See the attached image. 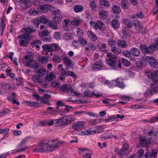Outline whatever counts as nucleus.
Instances as JSON below:
<instances>
[{
  "mask_svg": "<svg viewBox=\"0 0 158 158\" xmlns=\"http://www.w3.org/2000/svg\"><path fill=\"white\" fill-rule=\"evenodd\" d=\"M56 141L55 139H44L38 143L40 148L34 149L33 152H39L43 151H52L57 148L59 145L63 143L60 142H56Z\"/></svg>",
  "mask_w": 158,
  "mask_h": 158,
  "instance_id": "1",
  "label": "nucleus"
},
{
  "mask_svg": "<svg viewBox=\"0 0 158 158\" xmlns=\"http://www.w3.org/2000/svg\"><path fill=\"white\" fill-rule=\"evenodd\" d=\"M47 23L48 25L52 29H58V26L56 23H54L51 21H48L47 19L45 17L42 16L38 17L34 19L32 22V23L36 27H38L40 23L45 24Z\"/></svg>",
  "mask_w": 158,
  "mask_h": 158,
  "instance_id": "2",
  "label": "nucleus"
},
{
  "mask_svg": "<svg viewBox=\"0 0 158 158\" xmlns=\"http://www.w3.org/2000/svg\"><path fill=\"white\" fill-rule=\"evenodd\" d=\"M90 26L95 30L98 29L104 31L105 30V26L104 24L101 21L98 20L96 22L90 21L89 22Z\"/></svg>",
  "mask_w": 158,
  "mask_h": 158,
  "instance_id": "3",
  "label": "nucleus"
},
{
  "mask_svg": "<svg viewBox=\"0 0 158 158\" xmlns=\"http://www.w3.org/2000/svg\"><path fill=\"white\" fill-rule=\"evenodd\" d=\"M60 89L63 92H66L68 94L71 95L78 96L79 95L78 93L73 90L71 86L68 85L66 84H64L61 86Z\"/></svg>",
  "mask_w": 158,
  "mask_h": 158,
  "instance_id": "4",
  "label": "nucleus"
},
{
  "mask_svg": "<svg viewBox=\"0 0 158 158\" xmlns=\"http://www.w3.org/2000/svg\"><path fill=\"white\" fill-rule=\"evenodd\" d=\"M26 66L33 68L35 69H38L39 66L38 65L37 62L32 60L30 56H26L24 57Z\"/></svg>",
  "mask_w": 158,
  "mask_h": 158,
  "instance_id": "5",
  "label": "nucleus"
},
{
  "mask_svg": "<svg viewBox=\"0 0 158 158\" xmlns=\"http://www.w3.org/2000/svg\"><path fill=\"white\" fill-rule=\"evenodd\" d=\"M112 84L113 87L116 86L121 89H123L125 87V85L124 84L123 79L117 78L115 80H112Z\"/></svg>",
  "mask_w": 158,
  "mask_h": 158,
  "instance_id": "6",
  "label": "nucleus"
},
{
  "mask_svg": "<svg viewBox=\"0 0 158 158\" xmlns=\"http://www.w3.org/2000/svg\"><path fill=\"white\" fill-rule=\"evenodd\" d=\"M144 60L145 61L148 63L152 68H156L157 67L158 63L156 61L154 57L147 56L146 57Z\"/></svg>",
  "mask_w": 158,
  "mask_h": 158,
  "instance_id": "7",
  "label": "nucleus"
},
{
  "mask_svg": "<svg viewBox=\"0 0 158 158\" xmlns=\"http://www.w3.org/2000/svg\"><path fill=\"white\" fill-rule=\"evenodd\" d=\"M117 59L115 56H111L107 60V65L110 67L115 69L117 68L116 64L117 63Z\"/></svg>",
  "mask_w": 158,
  "mask_h": 158,
  "instance_id": "8",
  "label": "nucleus"
},
{
  "mask_svg": "<svg viewBox=\"0 0 158 158\" xmlns=\"http://www.w3.org/2000/svg\"><path fill=\"white\" fill-rule=\"evenodd\" d=\"M152 139L151 137L147 138L142 137L139 139V143L142 146H147L151 143Z\"/></svg>",
  "mask_w": 158,
  "mask_h": 158,
  "instance_id": "9",
  "label": "nucleus"
},
{
  "mask_svg": "<svg viewBox=\"0 0 158 158\" xmlns=\"http://www.w3.org/2000/svg\"><path fill=\"white\" fill-rule=\"evenodd\" d=\"M51 7V6L48 4L40 5L37 8V10L40 12L45 13L50 10Z\"/></svg>",
  "mask_w": 158,
  "mask_h": 158,
  "instance_id": "10",
  "label": "nucleus"
},
{
  "mask_svg": "<svg viewBox=\"0 0 158 158\" xmlns=\"http://www.w3.org/2000/svg\"><path fill=\"white\" fill-rule=\"evenodd\" d=\"M85 123L84 121H77L73 123V128L76 130H80L84 127Z\"/></svg>",
  "mask_w": 158,
  "mask_h": 158,
  "instance_id": "11",
  "label": "nucleus"
},
{
  "mask_svg": "<svg viewBox=\"0 0 158 158\" xmlns=\"http://www.w3.org/2000/svg\"><path fill=\"white\" fill-rule=\"evenodd\" d=\"M157 150L156 149H153L152 152H147L144 156V158H155L156 157Z\"/></svg>",
  "mask_w": 158,
  "mask_h": 158,
  "instance_id": "12",
  "label": "nucleus"
},
{
  "mask_svg": "<svg viewBox=\"0 0 158 158\" xmlns=\"http://www.w3.org/2000/svg\"><path fill=\"white\" fill-rule=\"evenodd\" d=\"M104 65L102 62H97L95 63L92 66L93 69L96 71H98L103 69Z\"/></svg>",
  "mask_w": 158,
  "mask_h": 158,
  "instance_id": "13",
  "label": "nucleus"
},
{
  "mask_svg": "<svg viewBox=\"0 0 158 158\" xmlns=\"http://www.w3.org/2000/svg\"><path fill=\"white\" fill-rule=\"evenodd\" d=\"M89 149L87 148H80L78 149L79 152L80 153V155H81V152L84 153V154L82 156L83 158H91V154L88 153H86V151H88Z\"/></svg>",
  "mask_w": 158,
  "mask_h": 158,
  "instance_id": "14",
  "label": "nucleus"
},
{
  "mask_svg": "<svg viewBox=\"0 0 158 158\" xmlns=\"http://www.w3.org/2000/svg\"><path fill=\"white\" fill-rule=\"evenodd\" d=\"M55 15V17L54 18V21L56 23H59L61 21L62 19V16L61 15L60 10H56L54 11Z\"/></svg>",
  "mask_w": 158,
  "mask_h": 158,
  "instance_id": "15",
  "label": "nucleus"
},
{
  "mask_svg": "<svg viewBox=\"0 0 158 158\" xmlns=\"http://www.w3.org/2000/svg\"><path fill=\"white\" fill-rule=\"evenodd\" d=\"M128 148L129 145L127 144H123L122 148L120 149V152H119V154L121 155V157L126 155Z\"/></svg>",
  "mask_w": 158,
  "mask_h": 158,
  "instance_id": "16",
  "label": "nucleus"
},
{
  "mask_svg": "<svg viewBox=\"0 0 158 158\" xmlns=\"http://www.w3.org/2000/svg\"><path fill=\"white\" fill-rule=\"evenodd\" d=\"M86 35L87 37L92 41L95 42L97 40V36L90 30L87 31Z\"/></svg>",
  "mask_w": 158,
  "mask_h": 158,
  "instance_id": "17",
  "label": "nucleus"
},
{
  "mask_svg": "<svg viewBox=\"0 0 158 158\" xmlns=\"http://www.w3.org/2000/svg\"><path fill=\"white\" fill-rule=\"evenodd\" d=\"M17 3L23 9H25L27 8V6L29 3L28 0H18Z\"/></svg>",
  "mask_w": 158,
  "mask_h": 158,
  "instance_id": "18",
  "label": "nucleus"
},
{
  "mask_svg": "<svg viewBox=\"0 0 158 158\" xmlns=\"http://www.w3.org/2000/svg\"><path fill=\"white\" fill-rule=\"evenodd\" d=\"M130 52L131 54L135 56H139L141 52L137 48L132 47L130 49Z\"/></svg>",
  "mask_w": 158,
  "mask_h": 158,
  "instance_id": "19",
  "label": "nucleus"
},
{
  "mask_svg": "<svg viewBox=\"0 0 158 158\" xmlns=\"http://www.w3.org/2000/svg\"><path fill=\"white\" fill-rule=\"evenodd\" d=\"M107 11L104 10H100L99 13V17L100 19L104 20L105 19L108 15Z\"/></svg>",
  "mask_w": 158,
  "mask_h": 158,
  "instance_id": "20",
  "label": "nucleus"
},
{
  "mask_svg": "<svg viewBox=\"0 0 158 158\" xmlns=\"http://www.w3.org/2000/svg\"><path fill=\"white\" fill-rule=\"evenodd\" d=\"M63 60L66 65V69H68L71 66L72 61L67 56L63 57Z\"/></svg>",
  "mask_w": 158,
  "mask_h": 158,
  "instance_id": "21",
  "label": "nucleus"
},
{
  "mask_svg": "<svg viewBox=\"0 0 158 158\" xmlns=\"http://www.w3.org/2000/svg\"><path fill=\"white\" fill-rule=\"evenodd\" d=\"M141 51L142 53L144 54H149V50H148V47L145 44H141L140 46Z\"/></svg>",
  "mask_w": 158,
  "mask_h": 158,
  "instance_id": "22",
  "label": "nucleus"
},
{
  "mask_svg": "<svg viewBox=\"0 0 158 158\" xmlns=\"http://www.w3.org/2000/svg\"><path fill=\"white\" fill-rule=\"evenodd\" d=\"M23 29L24 30L26 33L29 34V36L31 34L35 32L36 31V29L32 26L31 27L24 28Z\"/></svg>",
  "mask_w": 158,
  "mask_h": 158,
  "instance_id": "23",
  "label": "nucleus"
},
{
  "mask_svg": "<svg viewBox=\"0 0 158 158\" xmlns=\"http://www.w3.org/2000/svg\"><path fill=\"white\" fill-rule=\"evenodd\" d=\"M73 10L75 13H81L83 10L84 8L82 5H76L74 6Z\"/></svg>",
  "mask_w": 158,
  "mask_h": 158,
  "instance_id": "24",
  "label": "nucleus"
},
{
  "mask_svg": "<svg viewBox=\"0 0 158 158\" xmlns=\"http://www.w3.org/2000/svg\"><path fill=\"white\" fill-rule=\"evenodd\" d=\"M41 76L37 74H34L32 77L33 81L35 82H41L42 80Z\"/></svg>",
  "mask_w": 158,
  "mask_h": 158,
  "instance_id": "25",
  "label": "nucleus"
},
{
  "mask_svg": "<svg viewBox=\"0 0 158 158\" xmlns=\"http://www.w3.org/2000/svg\"><path fill=\"white\" fill-rule=\"evenodd\" d=\"M61 119L63 123L67 124L69 122H71V117L70 115H66L62 117Z\"/></svg>",
  "mask_w": 158,
  "mask_h": 158,
  "instance_id": "26",
  "label": "nucleus"
},
{
  "mask_svg": "<svg viewBox=\"0 0 158 158\" xmlns=\"http://www.w3.org/2000/svg\"><path fill=\"white\" fill-rule=\"evenodd\" d=\"M42 48L44 51H46L47 53L48 52H53V50L52 47L51 45H44L42 46Z\"/></svg>",
  "mask_w": 158,
  "mask_h": 158,
  "instance_id": "27",
  "label": "nucleus"
},
{
  "mask_svg": "<svg viewBox=\"0 0 158 158\" xmlns=\"http://www.w3.org/2000/svg\"><path fill=\"white\" fill-rule=\"evenodd\" d=\"M154 82V84H152L151 89H150L151 92V94L153 95L156 93L158 92V86H156Z\"/></svg>",
  "mask_w": 158,
  "mask_h": 158,
  "instance_id": "28",
  "label": "nucleus"
},
{
  "mask_svg": "<svg viewBox=\"0 0 158 158\" xmlns=\"http://www.w3.org/2000/svg\"><path fill=\"white\" fill-rule=\"evenodd\" d=\"M113 13L116 14H119L121 12L120 8L117 6L114 5L112 8Z\"/></svg>",
  "mask_w": 158,
  "mask_h": 158,
  "instance_id": "29",
  "label": "nucleus"
},
{
  "mask_svg": "<svg viewBox=\"0 0 158 158\" xmlns=\"http://www.w3.org/2000/svg\"><path fill=\"white\" fill-rule=\"evenodd\" d=\"M117 44L118 46L122 48H125L127 46L126 41L124 40H118L117 41Z\"/></svg>",
  "mask_w": 158,
  "mask_h": 158,
  "instance_id": "30",
  "label": "nucleus"
},
{
  "mask_svg": "<svg viewBox=\"0 0 158 158\" xmlns=\"http://www.w3.org/2000/svg\"><path fill=\"white\" fill-rule=\"evenodd\" d=\"M29 43L28 40L21 39L19 41V44L20 46L26 47Z\"/></svg>",
  "mask_w": 158,
  "mask_h": 158,
  "instance_id": "31",
  "label": "nucleus"
},
{
  "mask_svg": "<svg viewBox=\"0 0 158 158\" xmlns=\"http://www.w3.org/2000/svg\"><path fill=\"white\" fill-rule=\"evenodd\" d=\"M122 21L126 25V27L127 28H131L133 26V23L131 22V21L128 19H123Z\"/></svg>",
  "mask_w": 158,
  "mask_h": 158,
  "instance_id": "32",
  "label": "nucleus"
},
{
  "mask_svg": "<svg viewBox=\"0 0 158 158\" xmlns=\"http://www.w3.org/2000/svg\"><path fill=\"white\" fill-rule=\"evenodd\" d=\"M145 74L148 77L149 79H150L152 80H155L156 82L157 81L156 80H155V78H156V76H155L154 74L150 71H147L145 72Z\"/></svg>",
  "mask_w": 158,
  "mask_h": 158,
  "instance_id": "33",
  "label": "nucleus"
},
{
  "mask_svg": "<svg viewBox=\"0 0 158 158\" xmlns=\"http://www.w3.org/2000/svg\"><path fill=\"white\" fill-rule=\"evenodd\" d=\"M1 86L2 89L6 91H9L10 89V86L8 83H2Z\"/></svg>",
  "mask_w": 158,
  "mask_h": 158,
  "instance_id": "34",
  "label": "nucleus"
},
{
  "mask_svg": "<svg viewBox=\"0 0 158 158\" xmlns=\"http://www.w3.org/2000/svg\"><path fill=\"white\" fill-rule=\"evenodd\" d=\"M98 48L100 51L104 52L105 53H107L108 52V50L106 49V46L105 44H102L98 46Z\"/></svg>",
  "mask_w": 158,
  "mask_h": 158,
  "instance_id": "35",
  "label": "nucleus"
},
{
  "mask_svg": "<svg viewBox=\"0 0 158 158\" xmlns=\"http://www.w3.org/2000/svg\"><path fill=\"white\" fill-rule=\"evenodd\" d=\"M111 24L113 28L114 29H118L119 27L118 22L115 19L111 21Z\"/></svg>",
  "mask_w": 158,
  "mask_h": 158,
  "instance_id": "36",
  "label": "nucleus"
},
{
  "mask_svg": "<svg viewBox=\"0 0 158 158\" xmlns=\"http://www.w3.org/2000/svg\"><path fill=\"white\" fill-rule=\"evenodd\" d=\"M89 7L92 10H95L97 7L95 0H91L89 2Z\"/></svg>",
  "mask_w": 158,
  "mask_h": 158,
  "instance_id": "37",
  "label": "nucleus"
},
{
  "mask_svg": "<svg viewBox=\"0 0 158 158\" xmlns=\"http://www.w3.org/2000/svg\"><path fill=\"white\" fill-rule=\"evenodd\" d=\"M63 59L62 56L58 55H54L52 59V60L56 63H60Z\"/></svg>",
  "mask_w": 158,
  "mask_h": 158,
  "instance_id": "38",
  "label": "nucleus"
},
{
  "mask_svg": "<svg viewBox=\"0 0 158 158\" xmlns=\"http://www.w3.org/2000/svg\"><path fill=\"white\" fill-rule=\"evenodd\" d=\"M78 42L82 46H84L87 44V42L81 36H79L78 38Z\"/></svg>",
  "mask_w": 158,
  "mask_h": 158,
  "instance_id": "39",
  "label": "nucleus"
},
{
  "mask_svg": "<svg viewBox=\"0 0 158 158\" xmlns=\"http://www.w3.org/2000/svg\"><path fill=\"white\" fill-rule=\"evenodd\" d=\"M132 16V17L134 19H136L137 18L141 19L143 17V13L142 11L138 12L137 14H133Z\"/></svg>",
  "mask_w": 158,
  "mask_h": 158,
  "instance_id": "40",
  "label": "nucleus"
},
{
  "mask_svg": "<svg viewBox=\"0 0 158 158\" xmlns=\"http://www.w3.org/2000/svg\"><path fill=\"white\" fill-rule=\"evenodd\" d=\"M100 4L101 6H103L106 7H108L110 6L109 2L106 0H101Z\"/></svg>",
  "mask_w": 158,
  "mask_h": 158,
  "instance_id": "41",
  "label": "nucleus"
},
{
  "mask_svg": "<svg viewBox=\"0 0 158 158\" xmlns=\"http://www.w3.org/2000/svg\"><path fill=\"white\" fill-rule=\"evenodd\" d=\"M36 70L38 73L43 75H44L46 72V70L42 67L40 68H38V69Z\"/></svg>",
  "mask_w": 158,
  "mask_h": 158,
  "instance_id": "42",
  "label": "nucleus"
},
{
  "mask_svg": "<svg viewBox=\"0 0 158 158\" xmlns=\"http://www.w3.org/2000/svg\"><path fill=\"white\" fill-rule=\"evenodd\" d=\"M42 44L41 41L40 40H37L31 42L30 45L33 47H34L36 45H40Z\"/></svg>",
  "mask_w": 158,
  "mask_h": 158,
  "instance_id": "43",
  "label": "nucleus"
},
{
  "mask_svg": "<svg viewBox=\"0 0 158 158\" xmlns=\"http://www.w3.org/2000/svg\"><path fill=\"white\" fill-rule=\"evenodd\" d=\"M72 35L71 33L67 32L64 34V40L68 41L72 38Z\"/></svg>",
  "mask_w": 158,
  "mask_h": 158,
  "instance_id": "44",
  "label": "nucleus"
},
{
  "mask_svg": "<svg viewBox=\"0 0 158 158\" xmlns=\"http://www.w3.org/2000/svg\"><path fill=\"white\" fill-rule=\"evenodd\" d=\"M29 36V34L26 33L19 35L18 38L20 39L28 40Z\"/></svg>",
  "mask_w": 158,
  "mask_h": 158,
  "instance_id": "45",
  "label": "nucleus"
},
{
  "mask_svg": "<svg viewBox=\"0 0 158 158\" xmlns=\"http://www.w3.org/2000/svg\"><path fill=\"white\" fill-rule=\"evenodd\" d=\"M108 46L112 48L114 47L116 45V41L113 39H110L108 41Z\"/></svg>",
  "mask_w": 158,
  "mask_h": 158,
  "instance_id": "46",
  "label": "nucleus"
},
{
  "mask_svg": "<svg viewBox=\"0 0 158 158\" xmlns=\"http://www.w3.org/2000/svg\"><path fill=\"white\" fill-rule=\"evenodd\" d=\"M72 46L75 48L78 49L80 47V44L77 40H74L71 43Z\"/></svg>",
  "mask_w": 158,
  "mask_h": 158,
  "instance_id": "47",
  "label": "nucleus"
},
{
  "mask_svg": "<svg viewBox=\"0 0 158 158\" xmlns=\"http://www.w3.org/2000/svg\"><path fill=\"white\" fill-rule=\"evenodd\" d=\"M39 12L40 11L36 10L34 8L30 9L29 11V13L31 15H38L39 13Z\"/></svg>",
  "mask_w": 158,
  "mask_h": 158,
  "instance_id": "48",
  "label": "nucleus"
},
{
  "mask_svg": "<svg viewBox=\"0 0 158 158\" xmlns=\"http://www.w3.org/2000/svg\"><path fill=\"white\" fill-rule=\"evenodd\" d=\"M76 32L78 37L83 36L84 34L83 30L79 27H77L76 28Z\"/></svg>",
  "mask_w": 158,
  "mask_h": 158,
  "instance_id": "49",
  "label": "nucleus"
},
{
  "mask_svg": "<svg viewBox=\"0 0 158 158\" xmlns=\"http://www.w3.org/2000/svg\"><path fill=\"white\" fill-rule=\"evenodd\" d=\"M133 24L135 26L138 27L139 29H142L143 27L142 26H140V23L137 19L134 21Z\"/></svg>",
  "mask_w": 158,
  "mask_h": 158,
  "instance_id": "50",
  "label": "nucleus"
},
{
  "mask_svg": "<svg viewBox=\"0 0 158 158\" xmlns=\"http://www.w3.org/2000/svg\"><path fill=\"white\" fill-rule=\"evenodd\" d=\"M144 153V151L142 149H140L136 153V154H135L136 156V157H142Z\"/></svg>",
  "mask_w": 158,
  "mask_h": 158,
  "instance_id": "51",
  "label": "nucleus"
},
{
  "mask_svg": "<svg viewBox=\"0 0 158 158\" xmlns=\"http://www.w3.org/2000/svg\"><path fill=\"white\" fill-rule=\"evenodd\" d=\"M121 61L122 64L126 66L129 67L131 65L130 62L125 59H122L121 60Z\"/></svg>",
  "mask_w": 158,
  "mask_h": 158,
  "instance_id": "52",
  "label": "nucleus"
},
{
  "mask_svg": "<svg viewBox=\"0 0 158 158\" xmlns=\"http://www.w3.org/2000/svg\"><path fill=\"white\" fill-rule=\"evenodd\" d=\"M84 94L86 97H91L93 95V92H91L89 90H86L84 91Z\"/></svg>",
  "mask_w": 158,
  "mask_h": 158,
  "instance_id": "53",
  "label": "nucleus"
},
{
  "mask_svg": "<svg viewBox=\"0 0 158 158\" xmlns=\"http://www.w3.org/2000/svg\"><path fill=\"white\" fill-rule=\"evenodd\" d=\"M100 137L105 139H109L111 137V134L110 133H105L102 135Z\"/></svg>",
  "mask_w": 158,
  "mask_h": 158,
  "instance_id": "54",
  "label": "nucleus"
},
{
  "mask_svg": "<svg viewBox=\"0 0 158 158\" xmlns=\"http://www.w3.org/2000/svg\"><path fill=\"white\" fill-rule=\"evenodd\" d=\"M55 75L52 73H51L50 74L46 76L45 78L46 80L48 81H50L53 79V77Z\"/></svg>",
  "mask_w": 158,
  "mask_h": 158,
  "instance_id": "55",
  "label": "nucleus"
},
{
  "mask_svg": "<svg viewBox=\"0 0 158 158\" xmlns=\"http://www.w3.org/2000/svg\"><path fill=\"white\" fill-rule=\"evenodd\" d=\"M127 0H122L121 2V5L122 7L124 9H127Z\"/></svg>",
  "mask_w": 158,
  "mask_h": 158,
  "instance_id": "56",
  "label": "nucleus"
},
{
  "mask_svg": "<svg viewBox=\"0 0 158 158\" xmlns=\"http://www.w3.org/2000/svg\"><path fill=\"white\" fill-rule=\"evenodd\" d=\"M111 50L116 55L118 54L120 51V50L119 48L115 46L111 48Z\"/></svg>",
  "mask_w": 158,
  "mask_h": 158,
  "instance_id": "57",
  "label": "nucleus"
},
{
  "mask_svg": "<svg viewBox=\"0 0 158 158\" xmlns=\"http://www.w3.org/2000/svg\"><path fill=\"white\" fill-rule=\"evenodd\" d=\"M80 23V21L77 19H74L73 20L71 21V23L72 25L77 26Z\"/></svg>",
  "mask_w": 158,
  "mask_h": 158,
  "instance_id": "58",
  "label": "nucleus"
},
{
  "mask_svg": "<svg viewBox=\"0 0 158 158\" xmlns=\"http://www.w3.org/2000/svg\"><path fill=\"white\" fill-rule=\"evenodd\" d=\"M9 131V129L7 128H5L0 129V134H3L6 135L8 134Z\"/></svg>",
  "mask_w": 158,
  "mask_h": 158,
  "instance_id": "59",
  "label": "nucleus"
},
{
  "mask_svg": "<svg viewBox=\"0 0 158 158\" xmlns=\"http://www.w3.org/2000/svg\"><path fill=\"white\" fill-rule=\"evenodd\" d=\"M49 34V31L45 30L44 31L40 32L39 33V35L42 36H48Z\"/></svg>",
  "mask_w": 158,
  "mask_h": 158,
  "instance_id": "60",
  "label": "nucleus"
},
{
  "mask_svg": "<svg viewBox=\"0 0 158 158\" xmlns=\"http://www.w3.org/2000/svg\"><path fill=\"white\" fill-rule=\"evenodd\" d=\"M148 47L149 49L148 50L149 51V54H151L154 51L156 50V47L155 45H152Z\"/></svg>",
  "mask_w": 158,
  "mask_h": 158,
  "instance_id": "61",
  "label": "nucleus"
},
{
  "mask_svg": "<svg viewBox=\"0 0 158 158\" xmlns=\"http://www.w3.org/2000/svg\"><path fill=\"white\" fill-rule=\"evenodd\" d=\"M11 69H7L6 70V72L7 75L10 76L11 77H14L15 76V74L13 73H11Z\"/></svg>",
  "mask_w": 158,
  "mask_h": 158,
  "instance_id": "62",
  "label": "nucleus"
},
{
  "mask_svg": "<svg viewBox=\"0 0 158 158\" xmlns=\"http://www.w3.org/2000/svg\"><path fill=\"white\" fill-rule=\"evenodd\" d=\"M112 83V80L109 81L108 80H106L104 81V84L107 85L110 88H111L112 87H113V85Z\"/></svg>",
  "mask_w": 158,
  "mask_h": 158,
  "instance_id": "63",
  "label": "nucleus"
},
{
  "mask_svg": "<svg viewBox=\"0 0 158 158\" xmlns=\"http://www.w3.org/2000/svg\"><path fill=\"white\" fill-rule=\"evenodd\" d=\"M123 55L124 56L127 58H129L131 55L130 51L128 50H125L123 52Z\"/></svg>",
  "mask_w": 158,
  "mask_h": 158,
  "instance_id": "64",
  "label": "nucleus"
}]
</instances>
